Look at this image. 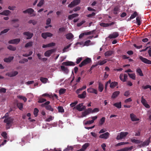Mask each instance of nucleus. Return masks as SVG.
Instances as JSON below:
<instances>
[{"label":"nucleus","instance_id":"1","mask_svg":"<svg viewBox=\"0 0 151 151\" xmlns=\"http://www.w3.org/2000/svg\"><path fill=\"white\" fill-rule=\"evenodd\" d=\"M13 121V119L10 117L7 118L4 120V122L6 123V129H10L12 125Z\"/></svg>","mask_w":151,"mask_h":151},{"label":"nucleus","instance_id":"2","mask_svg":"<svg viewBox=\"0 0 151 151\" xmlns=\"http://www.w3.org/2000/svg\"><path fill=\"white\" fill-rule=\"evenodd\" d=\"M50 103V101H47L44 103L42 104L41 105V106L45 107V109L47 110L53 111L54 110V109L52 108L50 105H49Z\"/></svg>","mask_w":151,"mask_h":151},{"label":"nucleus","instance_id":"3","mask_svg":"<svg viewBox=\"0 0 151 151\" xmlns=\"http://www.w3.org/2000/svg\"><path fill=\"white\" fill-rule=\"evenodd\" d=\"M91 62H92L91 59L89 58H87L81 63L79 65V66L80 67H81L90 63Z\"/></svg>","mask_w":151,"mask_h":151},{"label":"nucleus","instance_id":"4","mask_svg":"<svg viewBox=\"0 0 151 151\" xmlns=\"http://www.w3.org/2000/svg\"><path fill=\"white\" fill-rule=\"evenodd\" d=\"M128 134L127 132H121L117 136L116 139L117 140H120L124 138Z\"/></svg>","mask_w":151,"mask_h":151},{"label":"nucleus","instance_id":"5","mask_svg":"<svg viewBox=\"0 0 151 151\" xmlns=\"http://www.w3.org/2000/svg\"><path fill=\"white\" fill-rule=\"evenodd\" d=\"M81 0H73L68 5V7L70 8H72L78 5L80 2Z\"/></svg>","mask_w":151,"mask_h":151},{"label":"nucleus","instance_id":"6","mask_svg":"<svg viewBox=\"0 0 151 151\" xmlns=\"http://www.w3.org/2000/svg\"><path fill=\"white\" fill-rule=\"evenodd\" d=\"M83 103L77 105L76 107V109L79 111H82L86 109L85 106H83Z\"/></svg>","mask_w":151,"mask_h":151},{"label":"nucleus","instance_id":"7","mask_svg":"<svg viewBox=\"0 0 151 151\" xmlns=\"http://www.w3.org/2000/svg\"><path fill=\"white\" fill-rule=\"evenodd\" d=\"M139 59L144 63L149 64H151V61L146 58H143L142 56H140L139 57Z\"/></svg>","mask_w":151,"mask_h":151},{"label":"nucleus","instance_id":"8","mask_svg":"<svg viewBox=\"0 0 151 151\" xmlns=\"http://www.w3.org/2000/svg\"><path fill=\"white\" fill-rule=\"evenodd\" d=\"M52 35L51 33L49 32L43 33L41 34L42 37L45 39H46L47 37H51Z\"/></svg>","mask_w":151,"mask_h":151},{"label":"nucleus","instance_id":"9","mask_svg":"<svg viewBox=\"0 0 151 151\" xmlns=\"http://www.w3.org/2000/svg\"><path fill=\"white\" fill-rule=\"evenodd\" d=\"M141 102L143 105L146 108H150V106L149 105L147 104L146 101L144 98L143 96L142 97Z\"/></svg>","mask_w":151,"mask_h":151},{"label":"nucleus","instance_id":"10","mask_svg":"<svg viewBox=\"0 0 151 151\" xmlns=\"http://www.w3.org/2000/svg\"><path fill=\"white\" fill-rule=\"evenodd\" d=\"M24 35L27 36V37L26 39L27 40L31 39L33 36V34L29 32H23Z\"/></svg>","mask_w":151,"mask_h":151},{"label":"nucleus","instance_id":"11","mask_svg":"<svg viewBox=\"0 0 151 151\" xmlns=\"http://www.w3.org/2000/svg\"><path fill=\"white\" fill-rule=\"evenodd\" d=\"M20 41V38H16L9 40V43L10 44H17L19 43Z\"/></svg>","mask_w":151,"mask_h":151},{"label":"nucleus","instance_id":"12","mask_svg":"<svg viewBox=\"0 0 151 151\" xmlns=\"http://www.w3.org/2000/svg\"><path fill=\"white\" fill-rule=\"evenodd\" d=\"M150 142V139H148L146 140L144 142L142 141V142H141V144L140 145V147H144L145 146H147L149 145V143Z\"/></svg>","mask_w":151,"mask_h":151},{"label":"nucleus","instance_id":"13","mask_svg":"<svg viewBox=\"0 0 151 151\" xmlns=\"http://www.w3.org/2000/svg\"><path fill=\"white\" fill-rule=\"evenodd\" d=\"M55 51L54 49L47 51L44 53L45 56L49 57L50 55Z\"/></svg>","mask_w":151,"mask_h":151},{"label":"nucleus","instance_id":"14","mask_svg":"<svg viewBox=\"0 0 151 151\" xmlns=\"http://www.w3.org/2000/svg\"><path fill=\"white\" fill-rule=\"evenodd\" d=\"M62 65L65 66H74L75 64L72 61H67L63 62L62 63Z\"/></svg>","mask_w":151,"mask_h":151},{"label":"nucleus","instance_id":"15","mask_svg":"<svg viewBox=\"0 0 151 151\" xmlns=\"http://www.w3.org/2000/svg\"><path fill=\"white\" fill-rule=\"evenodd\" d=\"M87 91L88 93H95L96 94H97V90L92 88H89L87 89Z\"/></svg>","mask_w":151,"mask_h":151},{"label":"nucleus","instance_id":"16","mask_svg":"<svg viewBox=\"0 0 151 151\" xmlns=\"http://www.w3.org/2000/svg\"><path fill=\"white\" fill-rule=\"evenodd\" d=\"M109 134L108 132H106L105 133L103 134H101L99 137L101 138H104V139H107L109 136Z\"/></svg>","mask_w":151,"mask_h":151},{"label":"nucleus","instance_id":"17","mask_svg":"<svg viewBox=\"0 0 151 151\" xmlns=\"http://www.w3.org/2000/svg\"><path fill=\"white\" fill-rule=\"evenodd\" d=\"M34 10L31 8H29L25 10L23 12L24 13H28L30 14H33V13L34 12Z\"/></svg>","mask_w":151,"mask_h":151},{"label":"nucleus","instance_id":"18","mask_svg":"<svg viewBox=\"0 0 151 151\" xmlns=\"http://www.w3.org/2000/svg\"><path fill=\"white\" fill-rule=\"evenodd\" d=\"M130 117L132 121H136L139 120V119L137 118L136 115L133 113L130 114Z\"/></svg>","mask_w":151,"mask_h":151},{"label":"nucleus","instance_id":"19","mask_svg":"<svg viewBox=\"0 0 151 151\" xmlns=\"http://www.w3.org/2000/svg\"><path fill=\"white\" fill-rule=\"evenodd\" d=\"M119 36V33L117 32H114L112 34L110 35L109 36V37L110 39L113 38H116Z\"/></svg>","mask_w":151,"mask_h":151},{"label":"nucleus","instance_id":"20","mask_svg":"<svg viewBox=\"0 0 151 151\" xmlns=\"http://www.w3.org/2000/svg\"><path fill=\"white\" fill-rule=\"evenodd\" d=\"M133 148V147L131 146L129 147H126L124 148L120 149L117 150L118 151H128L132 150Z\"/></svg>","mask_w":151,"mask_h":151},{"label":"nucleus","instance_id":"21","mask_svg":"<svg viewBox=\"0 0 151 151\" xmlns=\"http://www.w3.org/2000/svg\"><path fill=\"white\" fill-rule=\"evenodd\" d=\"M86 92L85 91H84L82 94H78V97L81 99H84L86 97Z\"/></svg>","mask_w":151,"mask_h":151},{"label":"nucleus","instance_id":"22","mask_svg":"<svg viewBox=\"0 0 151 151\" xmlns=\"http://www.w3.org/2000/svg\"><path fill=\"white\" fill-rule=\"evenodd\" d=\"M89 145V144L88 143H85L82 146V148L80 149L81 150V151H84L86 150L87 147H88Z\"/></svg>","mask_w":151,"mask_h":151},{"label":"nucleus","instance_id":"23","mask_svg":"<svg viewBox=\"0 0 151 151\" xmlns=\"http://www.w3.org/2000/svg\"><path fill=\"white\" fill-rule=\"evenodd\" d=\"M14 57L13 56L9 57L8 58H5L4 59V61L5 62H10L14 59Z\"/></svg>","mask_w":151,"mask_h":151},{"label":"nucleus","instance_id":"24","mask_svg":"<svg viewBox=\"0 0 151 151\" xmlns=\"http://www.w3.org/2000/svg\"><path fill=\"white\" fill-rule=\"evenodd\" d=\"M11 13V12L9 10H5L2 12L0 13V14L5 16L8 15Z\"/></svg>","mask_w":151,"mask_h":151},{"label":"nucleus","instance_id":"25","mask_svg":"<svg viewBox=\"0 0 151 151\" xmlns=\"http://www.w3.org/2000/svg\"><path fill=\"white\" fill-rule=\"evenodd\" d=\"M120 92L119 91H115L113 93L111 98L113 99L115 98L119 94Z\"/></svg>","mask_w":151,"mask_h":151},{"label":"nucleus","instance_id":"26","mask_svg":"<svg viewBox=\"0 0 151 151\" xmlns=\"http://www.w3.org/2000/svg\"><path fill=\"white\" fill-rule=\"evenodd\" d=\"M60 68L65 73L67 74L68 73L69 70L67 67H65L64 66L62 65L60 66Z\"/></svg>","mask_w":151,"mask_h":151},{"label":"nucleus","instance_id":"27","mask_svg":"<svg viewBox=\"0 0 151 151\" xmlns=\"http://www.w3.org/2000/svg\"><path fill=\"white\" fill-rule=\"evenodd\" d=\"M137 15V13L136 12H134L133 14L131 15L129 18L128 19V20H130L135 18Z\"/></svg>","mask_w":151,"mask_h":151},{"label":"nucleus","instance_id":"28","mask_svg":"<svg viewBox=\"0 0 151 151\" xmlns=\"http://www.w3.org/2000/svg\"><path fill=\"white\" fill-rule=\"evenodd\" d=\"M78 16V14H74L70 15L68 16V19L69 20H71L73 18L77 17Z\"/></svg>","mask_w":151,"mask_h":151},{"label":"nucleus","instance_id":"29","mask_svg":"<svg viewBox=\"0 0 151 151\" xmlns=\"http://www.w3.org/2000/svg\"><path fill=\"white\" fill-rule=\"evenodd\" d=\"M104 89V86L103 84L99 82V83L98 89L99 91L101 92Z\"/></svg>","mask_w":151,"mask_h":151},{"label":"nucleus","instance_id":"30","mask_svg":"<svg viewBox=\"0 0 151 151\" xmlns=\"http://www.w3.org/2000/svg\"><path fill=\"white\" fill-rule=\"evenodd\" d=\"M113 105L118 108H121L122 107L121 102L120 101L118 103H115L113 104Z\"/></svg>","mask_w":151,"mask_h":151},{"label":"nucleus","instance_id":"31","mask_svg":"<svg viewBox=\"0 0 151 151\" xmlns=\"http://www.w3.org/2000/svg\"><path fill=\"white\" fill-rule=\"evenodd\" d=\"M74 36L71 33H69L66 35V37L67 39L68 40L71 39L73 38Z\"/></svg>","mask_w":151,"mask_h":151},{"label":"nucleus","instance_id":"32","mask_svg":"<svg viewBox=\"0 0 151 151\" xmlns=\"http://www.w3.org/2000/svg\"><path fill=\"white\" fill-rule=\"evenodd\" d=\"M107 60L106 59H105L102 61H99L96 65H102L107 62Z\"/></svg>","mask_w":151,"mask_h":151},{"label":"nucleus","instance_id":"33","mask_svg":"<svg viewBox=\"0 0 151 151\" xmlns=\"http://www.w3.org/2000/svg\"><path fill=\"white\" fill-rule=\"evenodd\" d=\"M113 53V51L109 50L105 52L104 55L105 56H109L111 55Z\"/></svg>","mask_w":151,"mask_h":151},{"label":"nucleus","instance_id":"34","mask_svg":"<svg viewBox=\"0 0 151 151\" xmlns=\"http://www.w3.org/2000/svg\"><path fill=\"white\" fill-rule=\"evenodd\" d=\"M141 18L139 17H137L136 18V22L137 24V25L138 26H139L141 25Z\"/></svg>","mask_w":151,"mask_h":151},{"label":"nucleus","instance_id":"35","mask_svg":"<svg viewBox=\"0 0 151 151\" xmlns=\"http://www.w3.org/2000/svg\"><path fill=\"white\" fill-rule=\"evenodd\" d=\"M118 83L116 82H111L110 85V87L111 88H114L118 85Z\"/></svg>","mask_w":151,"mask_h":151},{"label":"nucleus","instance_id":"36","mask_svg":"<svg viewBox=\"0 0 151 151\" xmlns=\"http://www.w3.org/2000/svg\"><path fill=\"white\" fill-rule=\"evenodd\" d=\"M131 142L133 143H134L136 144H139L142 142V141H140V140H136L135 139H131Z\"/></svg>","mask_w":151,"mask_h":151},{"label":"nucleus","instance_id":"37","mask_svg":"<svg viewBox=\"0 0 151 151\" xmlns=\"http://www.w3.org/2000/svg\"><path fill=\"white\" fill-rule=\"evenodd\" d=\"M33 42H30L27 43L25 45V47L27 48L29 47H31L32 46Z\"/></svg>","mask_w":151,"mask_h":151},{"label":"nucleus","instance_id":"38","mask_svg":"<svg viewBox=\"0 0 151 151\" xmlns=\"http://www.w3.org/2000/svg\"><path fill=\"white\" fill-rule=\"evenodd\" d=\"M7 48L9 50L12 51H15L16 49V47L13 46L11 45H9L8 46Z\"/></svg>","mask_w":151,"mask_h":151},{"label":"nucleus","instance_id":"39","mask_svg":"<svg viewBox=\"0 0 151 151\" xmlns=\"http://www.w3.org/2000/svg\"><path fill=\"white\" fill-rule=\"evenodd\" d=\"M18 98L19 99H22L24 102H26L27 100V99L24 96L19 95L17 96Z\"/></svg>","mask_w":151,"mask_h":151},{"label":"nucleus","instance_id":"40","mask_svg":"<svg viewBox=\"0 0 151 151\" xmlns=\"http://www.w3.org/2000/svg\"><path fill=\"white\" fill-rule=\"evenodd\" d=\"M136 72L137 73H138L140 76H143L142 71L140 68L137 69L136 70Z\"/></svg>","mask_w":151,"mask_h":151},{"label":"nucleus","instance_id":"41","mask_svg":"<svg viewBox=\"0 0 151 151\" xmlns=\"http://www.w3.org/2000/svg\"><path fill=\"white\" fill-rule=\"evenodd\" d=\"M128 75L130 77V78L132 79L133 80L135 79L136 76L135 74H130L129 73H128Z\"/></svg>","mask_w":151,"mask_h":151},{"label":"nucleus","instance_id":"42","mask_svg":"<svg viewBox=\"0 0 151 151\" xmlns=\"http://www.w3.org/2000/svg\"><path fill=\"white\" fill-rule=\"evenodd\" d=\"M105 118L104 117H102L100 119V122L99 123V125H102L104 124L105 122Z\"/></svg>","mask_w":151,"mask_h":151},{"label":"nucleus","instance_id":"43","mask_svg":"<svg viewBox=\"0 0 151 151\" xmlns=\"http://www.w3.org/2000/svg\"><path fill=\"white\" fill-rule=\"evenodd\" d=\"M119 10V7L118 6L115 7L114 9V14H117V12Z\"/></svg>","mask_w":151,"mask_h":151},{"label":"nucleus","instance_id":"44","mask_svg":"<svg viewBox=\"0 0 151 151\" xmlns=\"http://www.w3.org/2000/svg\"><path fill=\"white\" fill-rule=\"evenodd\" d=\"M40 80L42 83H46L48 80V79L47 78L43 77H41Z\"/></svg>","mask_w":151,"mask_h":151},{"label":"nucleus","instance_id":"45","mask_svg":"<svg viewBox=\"0 0 151 151\" xmlns=\"http://www.w3.org/2000/svg\"><path fill=\"white\" fill-rule=\"evenodd\" d=\"M89 114V113L87 110H85L84 111L82 112V117H83L87 115H88Z\"/></svg>","mask_w":151,"mask_h":151},{"label":"nucleus","instance_id":"46","mask_svg":"<svg viewBox=\"0 0 151 151\" xmlns=\"http://www.w3.org/2000/svg\"><path fill=\"white\" fill-rule=\"evenodd\" d=\"M66 89L65 88H61L59 91V93L60 94H62L64 93L65 92Z\"/></svg>","mask_w":151,"mask_h":151},{"label":"nucleus","instance_id":"47","mask_svg":"<svg viewBox=\"0 0 151 151\" xmlns=\"http://www.w3.org/2000/svg\"><path fill=\"white\" fill-rule=\"evenodd\" d=\"M44 3V0H40L39 3L37 4V6L38 7H41Z\"/></svg>","mask_w":151,"mask_h":151},{"label":"nucleus","instance_id":"48","mask_svg":"<svg viewBox=\"0 0 151 151\" xmlns=\"http://www.w3.org/2000/svg\"><path fill=\"white\" fill-rule=\"evenodd\" d=\"M17 106L20 110H21L23 108V104L21 103H17Z\"/></svg>","mask_w":151,"mask_h":151},{"label":"nucleus","instance_id":"49","mask_svg":"<svg viewBox=\"0 0 151 151\" xmlns=\"http://www.w3.org/2000/svg\"><path fill=\"white\" fill-rule=\"evenodd\" d=\"M38 112L39 110L37 108H35L34 109V114L35 117L37 116Z\"/></svg>","mask_w":151,"mask_h":151},{"label":"nucleus","instance_id":"50","mask_svg":"<svg viewBox=\"0 0 151 151\" xmlns=\"http://www.w3.org/2000/svg\"><path fill=\"white\" fill-rule=\"evenodd\" d=\"M58 109L59 112L61 113L64 112V109L63 107L60 106H58Z\"/></svg>","mask_w":151,"mask_h":151},{"label":"nucleus","instance_id":"51","mask_svg":"<svg viewBox=\"0 0 151 151\" xmlns=\"http://www.w3.org/2000/svg\"><path fill=\"white\" fill-rule=\"evenodd\" d=\"M95 30H93L92 31H90L84 33L85 35H90L91 34H94L95 32Z\"/></svg>","mask_w":151,"mask_h":151},{"label":"nucleus","instance_id":"52","mask_svg":"<svg viewBox=\"0 0 151 151\" xmlns=\"http://www.w3.org/2000/svg\"><path fill=\"white\" fill-rule=\"evenodd\" d=\"M142 88L144 89H146L148 88H149L150 90L151 91V86L149 85H147L146 86H143Z\"/></svg>","mask_w":151,"mask_h":151},{"label":"nucleus","instance_id":"53","mask_svg":"<svg viewBox=\"0 0 151 151\" xmlns=\"http://www.w3.org/2000/svg\"><path fill=\"white\" fill-rule=\"evenodd\" d=\"M78 103V101H75L74 102H72L70 104L71 107H72L75 106Z\"/></svg>","mask_w":151,"mask_h":151},{"label":"nucleus","instance_id":"54","mask_svg":"<svg viewBox=\"0 0 151 151\" xmlns=\"http://www.w3.org/2000/svg\"><path fill=\"white\" fill-rule=\"evenodd\" d=\"M66 29L65 27H62L59 28V32H65V31Z\"/></svg>","mask_w":151,"mask_h":151},{"label":"nucleus","instance_id":"55","mask_svg":"<svg viewBox=\"0 0 151 151\" xmlns=\"http://www.w3.org/2000/svg\"><path fill=\"white\" fill-rule=\"evenodd\" d=\"M46 100L45 99H43V98H40L39 99V101H38V102L39 103H43L44 102L46 101Z\"/></svg>","mask_w":151,"mask_h":151},{"label":"nucleus","instance_id":"56","mask_svg":"<svg viewBox=\"0 0 151 151\" xmlns=\"http://www.w3.org/2000/svg\"><path fill=\"white\" fill-rule=\"evenodd\" d=\"M55 43L54 42H51L50 43L47 44L48 47H51L55 46Z\"/></svg>","mask_w":151,"mask_h":151},{"label":"nucleus","instance_id":"57","mask_svg":"<svg viewBox=\"0 0 151 151\" xmlns=\"http://www.w3.org/2000/svg\"><path fill=\"white\" fill-rule=\"evenodd\" d=\"M7 134L5 132H3L1 134V136L3 137L4 139H6L7 138L6 136Z\"/></svg>","mask_w":151,"mask_h":151},{"label":"nucleus","instance_id":"58","mask_svg":"<svg viewBox=\"0 0 151 151\" xmlns=\"http://www.w3.org/2000/svg\"><path fill=\"white\" fill-rule=\"evenodd\" d=\"M129 144V142H121L118 143L117 144L116 146H120V145H124L126 144Z\"/></svg>","mask_w":151,"mask_h":151},{"label":"nucleus","instance_id":"59","mask_svg":"<svg viewBox=\"0 0 151 151\" xmlns=\"http://www.w3.org/2000/svg\"><path fill=\"white\" fill-rule=\"evenodd\" d=\"M54 117H52L51 116H50L49 118H47L46 120L45 121L46 122H49L51 120L53 119Z\"/></svg>","mask_w":151,"mask_h":151},{"label":"nucleus","instance_id":"60","mask_svg":"<svg viewBox=\"0 0 151 151\" xmlns=\"http://www.w3.org/2000/svg\"><path fill=\"white\" fill-rule=\"evenodd\" d=\"M132 100L131 98H129L127 99H125L124 100V103H127L128 102H130L132 101Z\"/></svg>","mask_w":151,"mask_h":151},{"label":"nucleus","instance_id":"61","mask_svg":"<svg viewBox=\"0 0 151 151\" xmlns=\"http://www.w3.org/2000/svg\"><path fill=\"white\" fill-rule=\"evenodd\" d=\"M16 8V7L15 6H9L8 7V9L10 10L13 11Z\"/></svg>","mask_w":151,"mask_h":151},{"label":"nucleus","instance_id":"62","mask_svg":"<svg viewBox=\"0 0 151 151\" xmlns=\"http://www.w3.org/2000/svg\"><path fill=\"white\" fill-rule=\"evenodd\" d=\"M82 58L81 57V58H77L76 59V63L77 64H79L81 61L82 60Z\"/></svg>","mask_w":151,"mask_h":151},{"label":"nucleus","instance_id":"63","mask_svg":"<svg viewBox=\"0 0 151 151\" xmlns=\"http://www.w3.org/2000/svg\"><path fill=\"white\" fill-rule=\"evenodd\" d=\"M130 93L129 92V91H126L124 92V96H126V97H127L130 95Z\"/></svg>","mask_w":151,"mask_h":151},{"label":"nucleus","instance_id":"64","mask_svg":"<svg viewBox=\"0 0 151 151\" xmlns=\"http://www.w3.org/2000/svg\"><path fill=\"white\" fill-rule=\"evenodd\" d=\"M100 25L103 27H106L109 26L108 23H102L100 24Z\"/></svg>","mask_w":151,"mask_h":151}]
</instances>
